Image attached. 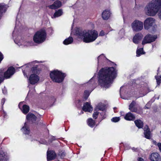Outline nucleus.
Returning <instances> with one entry per match:
<instances>
[{
  "label": "nucleus",
  "mask_w": 161,
  "mask_h": 161,
  "mask_svg": "<svg viewBox=\"0 0 161 161\" xmlns=\"http://www.w3.org/2000/svg\"><path fill=\"white\" fill-rule=\"evenodd\" d=\"M116 71L113 67L102 69L99 74V82L103 87L108 88L116 77Z\"/></svg>",
  "instance_id": "1"
},
{
  "label": "nucleus",
  "mask_w": 161,
  "mask_h": 161,
  "mask_svg": "<svg viewBox=\"0 0 161 161\" xmlns=\"http://www.w3.org/2000/svg\"><path fill=\"white\" fill-rule=\"evenodd\" d=\"M76 35L86 43H89L94 41L97 38L98 33L95 30L81 31L79 29L75 31Z\"/></svg>",
  "instance_id": "2"
},
{
  "label": "nucleus",
  "mask_w": 161,
  "mask_h": 161,
  "mask_svg": "<svg viewBox=\"0 0 161 161\" xmlns=\"http://www.w3.org/2000/svg\"><path fill=\"white\" fill-rule=\"evenodd\" d=\"M147 14L154 16L161 8V0H152L147 5Z\"/></svg>",
  "instance_id": "3"
},
{
  "label": "nucleus",
  "mask_w": 161,
  "mask_h": 161,
  "mask_svg": "<svg viewBox=\"0 0 161 161\" xmlns=\"http://www.w3.org/2000/svg\"><path fill=\"white\" fill-rule=\"evenodd\" d=\"M20 68L18 67L15 68L13 66L9 67L6 71H4V69H0V84L3 82L5 79L10 78L15 72L17 69Z\"/></svg>",
  "instance_id": "4"
},
{
  "label": "nucleus",
  "mask_w": 161,
  "mask_h": 161,
  "mask_svg": "<svg viewBox=\"0 0 161 161\" xmlns=\"http://www.w3.org/2000/svg\"><path fill=\"white\" fill-rule=\"evenodd\" d=\"M50 75L53 82L59 83L63 81L66 76V75L65 73L62 72L61 71L55 70L51 71Z\"/></svg>",
  "instance_id": "5"
},
{
  "label": "nucleus",
  "mask_w": 161,
  "mask_h": 161,
  "mask_svg": "<svg viewBox=\"0 0 161 161\" xmlns=\"http://www.w3.org/2000/svg\"><path fill=\"white\" fill-rule=\"evenodd\" d=\"M46 33L45 30H41L37 31L33 37L34 41L36 43L43 42L46 38Z\"/></svg>",
  "instance_id": "6"
},
{
  "label": "nucleus",
  "mask_w": 161,
  "mask_h": 161,
  "mask_svg": "<svg viewBox=\"0 0 161 161\" xmlns=\"http://www.w3.org/2000/svg\"><path fill=\"white\" fill-rule=\"evenodd\" d=\"M131 26L133 31L136 32L139 31L143 29V23L141 21L135 20L132 24Z\"/></svg>",
  "instance_id": "7"
},
{
  "label": "nucleus",
  "mask_w": 161,
  "mask_h": 161,
  "mask_svg": "<svg viewBox=\"0 0 161 161\" xmlns=\"http://www.w3.org/2000/svg\"><path fill=\"white\" fill-rule=\"evenodd\" d=\"M157 38L156 35H153L148 34L143 38L142 42V44L144 45L146 44L150 43L155 41Z\"/></svg>",
  "instance_id": "8"
},
{
  "label": "nucleus",
  "mask_w": 161,
  "mask_h": 161,
  "mask_svg": "<svg viewBox=\"0 0 161 161\" xmlns=\"http://www.w3.org/2000/svg\"><path fill=\"white\" fill-rule=\"evenodd\" d=\"M154 19L152 18H147L144 22V28L145 29L148 30L154 23Z\"/></svg>",
  "instance_id": "9"
},
{
  "label": "nucleus",
  "mask_w": 161,
  "mask_h": 161,
  "mask_svg": "<svg viewBox=\"0 0 161 161\" xmlns=\"http://www.w3.org/2000/svg\"><path fill=\"white\" fill-rule=\"evenodd\" d=\"M39 79L38 75L35 74H32L30 75L29 80L31 84L34 85L38 81Z\"/></svg>",
  "instance_id": "10"
},
{
  "label": "nucleus",
  "mask_w": 161,
  "mask_h": 161,
  "mask_svg": "<svg viewBox=\"0 0 161 161\" xmlns=\"http://www.w3.org/2000/svg\"><path fill=\"white\" fill-rule=\"evenodd\" d=\"M98 64H99L104 65V64L107 61H110L104 55V54H103L99 56L97 58Z\"/></svg>",
  "instance_id": "11"
},
{
  "label": "nucleus",
  "mask_w": 161,
  "mask_h": 161,
  "mask_svg": "<svg viewBox=\"0 0 161 161\" xmlns=\"http://www.w3.org/2000/svg\"><path fill=\"white\" fill-rule=\"evenodd\" d=\"M56 157V154L54 151L53 150H50L47 151V161L55 159Z\"/></svg>",
  "instance_id": "12"
},
{
  "label": "nucleus",
  "mask_w": 161,
  "mask_h": 161,
  "mask_svg": "<svg viewBox=\"0 0 161 161\" xmlns=\"http://www.w3.org/2000/svg\"><path fill=\"white\" fill-rule=\"evenodd\" d=\"M143 37V35L141 33H136L133 37V42L136 44H138Z\"/></svg>",
  "instance_id": "13"
},
{
  "label": "nucleus",
  "mask_w": 161,
  "mask_h": 161,
  "mask_svg": "<svg viewBox=\"0 0 161 161\" xmlns=\"http://www.w3.org/2000/svg\"><path fill=\"white\" fill-rule=\"evenodd\" d=\"M82 110L85 112H91L93 110V108L89 103L86 102L83 105Z\"/></svg>",
  "instance_id": "14"
},
{
  "label": "nucleus",
  "mask_w": 161,
  "mask_h": 161,
  "mask_svg": "<svg viewBox=\"0 0 161 161\" xmlns=\"http://www.w3.org/2000/svg\"><path fill=\"white\" fill-rule=\"evenodd\" d=\"M62 3L60 1L56 0L54 2L53 4L48 6V7L51 9H55L60 7Z\"/></svg>",
  "instance_id": "15"
},
{
  "label": "nucleus",
  "mask_w": 161,
  "mask_h": 161,
  "mask_svg": "<svg viewBox=\"0 0 161 161\" xmlns=\"http://www.w3.org/2000/svg\"><path fill=\"white\" fill-rule=\"evenodd\" d=\"M144 137L147 139H150L151 138V132L148 126H146L144 129Z\"/></svg>",
  "instance_id": "16"
},
{
  "label": "nucleus",
  "mask_w": 161,
  "mask_h": 161,
  "mask_svg": "<svg viewBox=\"0 0 161 161\" xmlns=\"http://www.w3.org/2000/svg\"><path fill=\"white\" fill-rule=\"evenodd\" d=\"M124 119L127 120L133 121L135 119V116L130 112H129L126 114L124 116Z\"/></svg>",
  "instance_id": "17"
},
{
  "label": "nucleus",
  "mask_w": 161,
  "mask_h": 161,
  "mask_svg": "<svg viewBox=\"0 0 161 161\" xmlns=\"http://www.w3.org/2000/svg\"><path fill=\"white\" fill-rule=\"evenodd\" d=\"M8 5L5 4L4 3H0V13L2 14L5 13L7 11L8 8Z\"/></svg>",
  "instance_id": "18"
},
{
  "label": "nucleus",
  "mask_w": 161,
  "mask_h": 161,
  "mask_svg": "<svg viewBox=\"0 0 161 161\" xmlns=\"http://www.w3.org/2000/svg\"><path fill=\"white\" fill-rule=\"evenodd\" d=\"M26 119L29 121H31L33 123H34L36 119V116L33 114L29 113L26 116Z\"/></svg>",
  "instance_id": "19"
},
{
  "label": "nucleus",
  "mask_w": 161,
  "mask_h": 161,
  "mask_svg": "<svg viewBox=\"0 0 161 161\" xmlns=\"http://www.w3.org/2000/svg\"><path fill=\"white\" fill-rule=\"evenodd\" d=\"M7 153L2 150L0 151V161H7Z\"/></svg>",
  "instance_id": "20"
},
{
  "label": "nucleus",
  "mask_w": 161,
  "mask_h": 161,
  "mask_svg": "<svg viewBox=\"0 0 161 161\" xmlns=\"http://www.w3.org/2000/svg\"><path fill=\"white\" fill-rule=\"evenodd\" d=\"M110 12L108 10L104 11L102 14V17L103 19H108L110 17Z\"/></svg>",
  "instance_id": "21"
},
{
  "label": "nucleus",
  "mask_w": 161,
  "mask_h": 161,
  "mask_svg": "<svg viewBox=\"0 0 161 161\" xmlns=\"http://www.w3.org/2000/svg\"><path fill=\"white\" fill-rule=\"evenodd\" d=\"M159 155L157 153H153L150 155V160L152 161H157L159 159Z\"/></svg>",
  "instance_id": "22"
},
{
  "label": "nucleus",
  "mask_w": 161,
  "mask_h": 161,
  "mask_svg": "<svg viewBox=\"0 0 161 161\" xmlns=\"http://www.w3.org/2000/svg\"><path fill=\"white\" fill-rule=\"evenodd\" d=\"M136 126L139 128H142L143 126V123L140 119H137L134 121Z\"/></svg>",
  "instance_id": "23"
},
{
  "label": "nucleus",
  "mask_w": 161,
  "mask_h": 161,
  "mask_svg": "<svg viewBox=\"0 0 161 161\" xmlns=\"http://www.w3.org/2000/svg\"><path fill=\"white\" fill-rule=\"evenodd\" d=\"M73 41V39L72 37L69 36V38L65 39L63 42V43L64 45H67L71 44Z\"/></svg>",
  "instance_id": "24"
},
{
  "label": "nucleus",
  "mask_w": 161,
  "mask_h": 161,
  "mask_svg": "<svg viewBox=\"0 0 161 161\" xmlns=\"http://www.w3.org/2000/svg\"><path fill=\"white\" fill-rule=\"evenodd\" d=\"M23 133L25 134H29L30 132L29 128L26 126V124L21 129Z\"/></svg>",
  "instance_id": "25"
},
{
  "label": "nucleus",
  "mask_w": 161,
  "mask_h": 161,
  "mask_svg": "<svg viewBox=\"0 0 161 161\" xmlns=\"http://www.w3.org/2000/svg\"><path fill=\"white\" fill-rule=\"evenodd\" d=\"M88 125L91 127H93L95 125V122L92 118H89L87 120Z\"/></svg>",
  "instance_id": "26"
},
{
  "label": "nucleus",
  "mask_w": 161,
  "mask_h": 161,
  "mask_svg": "<svg viewBox=\"0 0 161 161\" xmlns=\"http://www.w3.org/2000/svg\"><path fill=\"white\" fill-rule=\"evenodd\" d=\"M136 104V102L135 101H133L129 105V109L130 111L132 112L135 111V110H134L136 108L135 107Z\"/></svg>",
  "instance_id": "27"
},
{
  "label": "nucleus",
  "mask_w": 161,
  "mask_h": 161,
  "mask_svg": "<svg viewBox=\"0 0 161 161\" xmlns=\"http://www.w3.org/2000/svg\"><path fill=\"white\" fill-rule=\"evenodd\" d=\"M22 112L25 114H27L29 111V107L26 105H24L22 107Z\"/></svg>",
  "instance_id": "28"
},
{
  "label": "nucleus",
  "mask_w": 161,
  "mask_h": 161,
  "mask_svg": "<svg viewBox=\"0 0 161 161\" xmlns=\"http://www.w3.org/2000/svg\"><path fill=\"white\" fill-rule=\"evenodd\" d=\"M63 12L61 9H59L57 11H56L53 15L54 17H57L60 16L62 15Z\"/></svg>",
  "instance_id": "29"
},
{
  "label": "nucleus",
  "mask_w": 161,
  "mask_h": 161,
  "mask_svg": "<svg viewBox=\"0 0 161 161\" xmlns=\"http://www.w3.org/2000/svg\"><path fill=\"white\" fill-rule=\"evenodd\" d=\"M134 110H135V111H133V112H135L139 114H142L143 113L142 109L140 107L138 108H136Z\"/></svg>",
  "instance_id": "30"
},
{
  "label": "nucleus",
  "mask_w": 161,
  "mask_h": 161,
  "mask_svg": "<svg viewBox=\"0 0 161 161\" xmlns=\"http://www.w3.org/2000/svg\"><path fill=\"white\" fill-rule=\"evenodd\" d=\"M89 94L90 93L87 90L85 91L84 95V101L86 100L87 99L88 96H89Z\"/></svg>",
  "instance_id": "31"
},
{
  "label": "nucleus",
  "mask_w": 161,
  "mask_h": 161,
  "mask_svg": "<svg viewBox=\"0 0 161 161\" xmlns=\"http://www.w3.org/2000/svg\"><path fill=\"white\" fill-rule=\"evenodd\" d=\"M143 51V48H140L137 50L136 54L137 56L138 57L140 56L141 54H142V52Z\"/></svg>",
  "instance_id": "32"
},
{
  "label": "nucleus",
  "mask_w": 161,
  "mask_h": 161,
  "mask_svg": "<svg viewBox=\"0 0 161 161\" xmlns=\"http://www.w3.org/2000/svg\"><path fill=\"white\" fill-rule=\"evenodd\" d=\"M66 155V153L64 151H61L59 152L58 155L60 156L61 158H64Z\"/></svg>",
  "instance_id": "33"
},
{
  "label": "nucleus",
  "mask_w": 161,
  "mask_h": 161,
  "mask_svg": "<svg viewBox=\"0 0 161 161\" xmlns=\"http://www.w3.org/2000/svg\"><path fill=\"white\" fill-rule=\"evenodd\" d=\"M155 78L156 79L158 85H160V83L161 82V76H155Z\"/></svg>",
  "instance_id": "34"
},
{
  "label": "nucleus",
  "mask_w": 161,
  "mask_h": 161,
  "mask_svg": "<svg viewBox=\"0 0 161 161\" xmlns=\"http://www.w3.org/2000/svg\"><path fill=\"white\" fill-rule=\"evenodd\" d=\"M120 119V118L119 117H114L111 120L112 122H117L119 121Z\"/></svg>",
  "instance_id": "35"
},
{
  "label": "nucleus",
  "mask_w": 161,
  "mask_h": 161,
  "mask_svg": "<svg viewBox=\"0 0 161 161\" xmlns=\"http://www.w3.org/2000/svg\"><path fill=\"white\" fill-rule=\"evenodd\" d=\"M95 82V81L93 80V77H92L90 80L88 82V83L89 84H90L91 86H92L94 84Z\"/></svg>",
  "instance_id": "36"
},
{
  "label": "nucleus",
  "mask_w": 161,
  "mask_h": 161,
  "mask_svg": "<svg viewBox=\"0 0 161 161\" xmlns=\"http://www.w3.org/2000/svg\"><path fill=\"white\" fill-rule=\"evenodd\" d=\"M98 112H94L93 114V117L95 119H97L98 117Z\"/></svg>",
  "instance_id": "37"
},
{
  "label": "nucleus",
  "mask_w": 161,
  "mask_h": 161,
  "mask_svg": "<svg viewBox=\"0 0 161 161\" xmlns=\"http://www.w3.org/2000/svg\"><path fill=\"white\" fill-rule=\"evenodd\" d=\"M100 114L102 116V120L106 118V114L105 112L103 111L100 113Z\"/></svg>",
  "instance_id": "38"
},
{
  "label": "nucleus",
  "mask_w": 161,
  "mask_h": 161,
  "mask_svg": "<svg viewBox=\"0 0 161 161\" xmlns=\"http://www.w3.org/2000/svg\"><path fill=\"white\" fill-rule=\"evenodd\" d=\"M97 108L99 110H102L103 111V110L105 109V107L103 106L101 107L99 105H98L97 106Z\"/></svg>",
  "instance_id": "39"
},
{
  "label": "nucleus",
  "mask_w": 161,
  "mask_h": 161,
  "mask_svg": "<svg viewBox=\"0 0 161 161\" xmlns=\"http://www.w3.org/2000/svg\"><path fill=\"white\" fill-rule=\"evenodd\" d=\"M3 58V56L2 53L0 52V63Z\"/></svg>",
  "instance_id": "40"
},
{
  "label": "nucleus",
  "mask_w": 161,
  "mask_h": 161,
  "mask_svg": "<svg viewBox=\"0 0 161 161\" xmlns=\"http://www.w3.org/2000/svg\"><path fill=\"white\" fill-rule=\"evenodd\" d=\"M5 98H3L1 100V104L2 106H3L5 101Z\"/></svg>",
  "instance_id": "41"
},
{
  "label": "nucleus",
  "mask_w": 161,
  "mask_h": 161,
  "mask_svg": "<svg viewBox=\"0 0 161 161\" xmlns=\"http://www.w3.org/2000/svg\"><path fill=\"white\" fill-rule=\"evenodd\" d=\"M104 35V32L103 31H102L99 33V36H102Z\"/></svg>",
  "instance_id": "42"
},
{
  "label": "nucleus",
  "mask_w": 161,
  "mask_h": 161,
  "mask_svg": "<svg viewBox=\"0 0 161 161\" xmlns=\"http://www.w3.org/2000/svg\"><path fill=\"white\" fill-rule=\"evenodd\" d=\"M157 145L159 148V149L160 151L161 152V143H158Z\"/></svg>",
  "instance_id": "43"
},
{
  "label": "nucleus",
  "mask_w": 161,
  "mask_h": 161,
  "mask_svg": "<svg viewBox=\"0 0 161 161\" xmlns=\"http://www.w3.org/2000/svg\"><path fill=\"white\" fill-rule=\"evenodd\" d=\"M56 140L55 137L54 136H52L51 138V142H52L53 141Z\"/></svg>",
  "instance_id": "44"
},
{
  "label": "nucleus",
  "mask_w": 161,
  "mask_h": 161,
  "mask_svg": "<svg viewBox=\"0 0 161 161\" xmlns=\"http://www.w3.org/2000/svg\"><path fill=\"white\" fill-rule=\"evenodd\" d=\"M132 149L133 151H137V148H135V147H133L132 148Z\"/></svg>",
  "instance_id": "45"
},
{
  "label": "nucleus",
  "mask_w": 161,
  "mask_h": 161,
  "mask_svg": "<svg viewBox=\"0 0 161 161\" xmlns=\"http://www.w3.org/2000/svg\"><path fill=\"white\" fill-rule=\"evenodd\" d=\"M147 104L145 106V107H144V108L145 109H149V108L147 107Z\"/></svg>",
  "instance_id": "46"
},
{
  "label": "nucleus",
  "mask_w": 161,
  "mask_h": 161,
  "mask_svg": "<svg viewBox=\"0 0 161 161\" xmlns=\"http://www.w3.org/2000/svg\"><path fill=\"white\" fill-rule=\"evenodd\" d=\"M3 14H2L1 13H0V20L1 19L2 17V16Z\"/></svg>",
  "instance_id": "47"
},
{
  "label": "nucleus",
  "mask_w": 161,
  "mask_h": 161,
  "mask_svg": "<svg viewBox=\"0 0 161 161\" xmlns=\"http://www.w3.org/2000/svg\"><path fill=\"white\" fill-rule=\"evenodd\" d=\"M18 107L19 109H20V102H19L18 104Z\"/></svg>",
  "instance_id": "48"
},
{
  "label": "nucleus",
  "mask_w": 161,
  "mask_h": 161,
  "mask_svg": "<svg viewBox=\"0 0 161 161\" xmlns=\"http://www.w3.org/2000/svg\"><path fill=\"white\" fill-rule=\"evenodd\" d=\"M159 69H160V68L159 67L158 68V70H157L158 74L159 73Z\"/></svg>",
  "instance_id": "49"
},
{
  "label": "nucleus",
  "mask_w": 161,
  "mask_h": 161,
  "mask_svg": "<svg viewBox=\"0 0 161 161\" xmlns=\"http://www.w3.org/2000/svg\"><path fill=\"white\" fill-rule=\"evenodd\" d=\"M153 143H154V144H155V145L156 144V143H157V142H156V141H153Z\"/></svg>",
  "instance_id": "50"
},
{
  "label": "nucleus",
  "mask_w": 161,
  "mask_h": 161,
  "mask_svg": "<svg viewBox=\"0 0 161 161\" xmlns=\"http://www.w3.org/2000/svg\"><path fill=\"white\" fill-rule=\"evenodd\" d=\"M143 160V159H142V158H140L139 159V161H142Z\"/></svg>",
  "instance_id": "51"
},
{
  "label": "nucleus",
  "mask_w": 161,
  "mask_h": 161,
  "mask_svg": "<svg viewBox=\"0 0 161 161\" xmlns=\"http://www.w3.org/2000/svg\"><path fill=\"white\" fill-rule=\"evenodd\" d=\"M14 42H15V43H17V42H16V39H15V40H14Z\"/></svg>",
  "instance_id": "52"
},
{
  "label": "nucleus",
  "mask_w": 161,
  "mask_h": 161,
  "mask_svg": "<svg viewBox=\"0 0 161 161\" xmlns=\"http://www.w3.org/2000/svg\"><path fill=\"white\" fill-rule=\"evenodd\" d=\"M23 73H24V75H25V72H24V71H23Z\"/></svg>",
  "instance_id": "53"
},
{
  "label": "nucleus",
  "mask_w": 161,
  "mask_h": 161,
  "mask_svg": "<svg viewBox=\"0 0 161 161\" xmlns=\"http://www.w3.org/2000/svg\"><path fill=\"white\" fill-rule=\"evenodd\" d=\"M19 10L20 9V7H19Z\"/></svg>",
  "instance_id": "54"
},
{
  "label": "nucleus",
  "mask_w": 161,
  "mask_h": 161,
  "mask_svg": "<svg viewBox=\"0 0 161 161\" xmlns=\"http://www.w3.org/2000/svg\"><path fill=\"white\" fill-rule=\"evenodd\" d=\"M151 90L149 91V92H151Z\"/></svg>",
  "instance_id": "55"
},
{
  "label": "nucleus",
  "mask_w": 161,
  "mask_h": 161,
  "mask_svg": "<svg viewBox=\"0 0 161 161\" xmlns=\"http://www.w3.org/2000/svg\"><path fill=\"white\" fill-rule=\"evenodd\" d=\"M121 144H122V143H121L120 145H121Z\"/></svg>",
  "instance_id": "56"
}]
</instances>
